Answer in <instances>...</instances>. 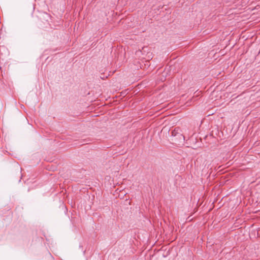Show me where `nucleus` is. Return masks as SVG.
<instances>
[{
    "label": "nucleus",
    "mask_w": 260,
    "mask_h": 260,
    "mask_svg": "<svg viewBox=\"0 0 260 260\" xmlns=\"http://www.w3.org/2000/svg\"><path fill=\"white\" fill-rule=\"evenodd\" d=\"M141 52V51L140 50V51H137V53L139 54V53H140Z\"/></svg>",
    "instance_id": "nucleus-1"
}]
</instances>
